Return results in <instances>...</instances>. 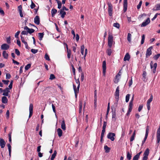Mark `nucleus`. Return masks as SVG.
Segmentation results:
<instances>
[{
  "instance_id": "obj_1",
  "label": "nucleus",
  "mask_w": 160,
  "mask_h": 160,
  "mask_svg": "<svg viewBox=\"0 0 160 160\" xmlns=\"http://www.w3.org/2000/svg\"><path fill=\"white\" fill-rule=\"evenodd\" d=\"M114 95L115 96V98L116 99V106H117L118 103V102L119 99V86H118L116 88Z\"/></svg>"
},
{
  "instance_id": "obj_2",
  "label": "nucleus",
  "mask_w": 160,
  "mask_h": 160,
  "mask_svg": "<svg viewBox=\"0 0 160 160\" xmlns=\"http://www.w3.org/2000/svg\"><path fill=\"white\" fill-rule=\"evenodd\" d=\"M113 42V37L112 35H108V46L110 48L112 47Z\"/></svg>"
},
{
  "instance_id": "obj_3",
  "label": "nucleus",
  "mask_w": 160,
  "mask_h": 160,
  "mask_svg": "<svg viewBox=\"0 0 160 160\" xmlns=\"http://www.w3.org/2000/svg\"><path fill=\"white\" fill-rule=\"evenodd\" d=\"M108 6V12L109 16H112L113 6L110 2H108L107 3Z\"/></svg>"
},
{
  "instance_id": "obj_4",
  "label": "nucleus",
  "mask_w": 160,
  "mask_h": 160,
  "mask_svg": "<svg viewBox=\"0 0 160 160\" xmlns=\"http://www.w3.org/2000/svg\"><path fill=\"white\" fill-rule=\"evenodd\" d=\"M149 126H147L146 131V133L145 135V136L144 137V138L143 140L142 141V145H143L144 143L145 142L148 136L149 131Z\"/></svg>"
},
{
  "instance_id": "obj_5",
  "label": "nucleus",
  "mask_w": 160,
  "mask_h": 160,
  "mask_svg": "<svg viewBox=\"0 0 160 160\" xmlns=\"http://www.w3.org/2000/svg\"><path fill=\"white\" fill-rule=\"evenodd\" d=\"M153 98V96L152 94L150 98L148 100L147 103V109L148 110H149L150 108V103L152 101Z\"/></svg>"
},
{
  "instance_id": "obj_6",
  "label": "nucleus",
  "mask_w": 160,
  "mask_h": 160,
  "mask_svg": "<svg viewBox=\"0 0 160 160\" xmlns=\"http://www.w3.org/2000/svg\"><path fill=\"white\" fill-rule=\"evenodd\" d=\"M152 48V47L151 46L147 49L146 53V58H148L152 54V52L151 50Z\"/></svg>"
},
{
  "instance_id": "obj_7",
  "label": "nucleus",
  "mask_w": 160,
  "mask_h": 160,
  "mask_svg": "<svg viewBox=\"0 0 160 160\" xmlns=\"http://www.w3.org/2000/svg\"><path fill=\"white\" fill-rule=\"evenodd\" d=\"M115 136V133L109 132L107 135V138L108 139H111L112 141H113L115 139V138L114 137Z\"/></svg>"
},
{
  "instance_id": "obj_8",
  "label": "nucleus",
  "mask_w": 160,
  "mask_h": 160,
  "mask_svg": "<svg viewBox=\"0 0 160 160\" xmlns=\"http://www.w3.org/2000/svg\"><path fill=\"white\" fill-rule=\"evenodd\" d=\"M33 105L32 103H30L29 105V118H30L32 115L33 114Z\"/></svg>"
},
{
  "instance_id": "obj_9",
  "label": "nucleus",
  "mask_w": 160,
  "mask_h": 160,
  "mask_svg": "<svg viewBox=\"0 0 160 160\" xmlns=\"http://www.w3.org/2000/svg\"><path fill=\"white\" fill-rule=\"evenodd\" d=\"M152 61H151L150 62V66L151 69H153L152 71L153 73L156 72V69L157 66V63H155L154 64V66L152 65Z\"/></svg>"
},
{
  "instance_id": "obj_10",
  "label": "nucleus",
  "mask_w": 160,
  "mask_h": 160,
  "mask_svg": "<svg viewBox=\"0 0 160 160\" xmlns=\"http://www.w3.org/2000/svg\"><path fill=\"white\" fill-rule=\"evenodd\" d=\"M102 68L103 74L104 76H105L106 69V62L105 61H104L102 62Z\"/></svg>"
},
{
  "instance_id": "obj_11",
  "label": "nucleus",
  "mask_w": 160,
  "mask_h": 160,
  "mask_svg": "<svg viewBox=\"0 0 160 160\" xmlns=\"http://www.w3.org/2000/svg\"><path fill=\"white\" fill-rule=\"evenodd\" d=\"M150 22V18H147V19L145 21L143 22L142 24L141 25V27H145L148 24H149Z\"/></svg>"
},
{
  "instance_id": "obj_12",
  "label": "nucleus",
  "mask_w": 160,
  "mask_h": 160,
  "mask_svg": "<svg viewBox=\"0 0 160 160\" xmlns=\"http://www.w3.org/2000/svg\"><path fill=\"white\" fill-rule=\"evenodd\" d=\"M24 29L27 31L28 33L29 34H31L34 32L35 30L32 28H29L27 26H26L24 27Z\"/></svg>"
},
{
  "instance_id": "obj_13",
  "label": "nucleus",
  "mask_w": 160,
  "mask_h": 160,
  "mask_svg": "<svg viewBox=\"0 0 160 160\" xmlns=\"http://www.w3.org/2000/svg\"><path fill=\"white\" fill-rule=\"evenodd\" d=\"M128 7L127 0H123V11L124 12L126 11Z\"/></svg>"
},
{
  "instance_id": "obj_14",
  "label": "nucleus",
  "mask_w": 160,
  "mask_h": 160,
  "mask_svg": "<svg viewBox=\"0 0 160 160\" xmlns=\"http://www.w3.org/2000/svg\"><path fill=\"white\" fill-rule=\"evenodd\" d=\"M3 93L2 95L4 96H8V92H10L9 89L8 88H6L3 91Z\"/></svg>"
},
{
  "instance_id": "obj_15",
  "label": "nucleus",
  "mask_w": 160,
  "mask_h": 160,
  "mask_svg": "<svg viewBox=\"0 0 160 160\" xmlns=\"http://www.w3.org/2000/svg\"><path fill=\"white\" fill-rule=\"evenodd\" d=\"M133 106V104L129 103V105L128 107V112L126 114L127 116H128L130 115V113L132 111Z\"/></svg>"
},
{
  "instance_id": "obj_16",
  "label": "nucleus",
  "mask_w": 160,
  "mask_h": 160,
  "mask_svg": "<svg viewBox=\"0 0 160 160\" xmlns=\"http://www.w3.org/2000/svg\"><path fill=\"white\" fill-rule=\"evenodd\" d=\"M18 11L19 13L20 16L21 18L23 17V15L22 12V7L21 5H20L18 7Z\"/></svg>"
},
{
  "instance_id": "obj_17",
  "label": "nucleus",
  "mask_w": 160,
  "mask_h": 160,
  "mask_svg": "<svg viewBox=\"0 0 160 160\" xmlns=\"http://www.w3.org/2000/svg\"><path fill=\"white\" fill-rule=\"evenodd\" d=\"M6 142L2 138H0V146L1 148H4Z\"/></svg>"
},
{
  "instance_id": "obj_18",
  "label": "nucleus",
  "mask_w": 160,
  "mask_h": 160,
  "mask_svg": "<svg viewBox=\"0 0 160 160\" xmlns=\"http://www.w3.org/2000/svg\"><path fill=\"white\" fill-rule=\"evenodd\" d=\"M9 48V46L7 44H3L1 46V49L2 50H7Z\"/></svg>"
},
{
  "instance_id": "obj_19",
  "label": "nucleus",
  "mask_w": 160,
  "mask_h": 160,
  "mask_svg": "<svg viewBox=\"0 0 160 160\" xmlns=\"http://www.w3.org/2000/svg\"><path fill=\"white\" fill-rule=\"evenodd\" d=\"M21 41L25 45L26 48L27 49H28L29 48L28 46L27 42L25 41L24 38L22 36H21Z\"/></svg>"
},
{
  "instance_id": "obj_20",
  "label": "nucleus",
  "mask_w": 160,
  "mask_h": 160,
  "mask_svg": "<svg viewBox=\"0 0 160 160\" xmlns=\"http://www.w3.org/2000/svg\"><path fill=\"white\" fill-rule=\"evenodd\" d=\"M40 20L39 16H36L34 19V23L37 25H39L40 23Z\"/></svg>"
},
{
  "instance_id": "obj_21",
  "label": "nucleus",
  "mask_w": 160,
  "mask_h": 160,
  "mask_svg": "<svg viewBox=\"0 0 160 160\" xmlns=\"http://www.w3.org/2000/svg\"><path fill=\"white\" fill-rule=\"evenodd\" d=\"M61 127L62 129L63 130H66V127L65 124V120L64 118H62V122Z\"/></svg>"
},
{
  "instance_id": "obj_22",
  "label": "nucleus",
  "mask_w": 160,
  "mask_h": 160,
  "mask_svg": "<svg viewBox=\"0 0 160 160\" xmlns=\"http://www.w3.org/2000/svg\"><path fill=\"white\" fill-rule=\"evenodd\" d=\"M130 55H129L128 53H126L124 58L123 60L124 61H129L130 60Z\"/></svg>"
},
{
  "instance_id": "obj_23",
  "label": "nucleus",
  "mask_w": 160,
  "mask_h": 160,
  "mask_svg": "<svg viewBox=\"0 0 160 160\" xmlns=\"http://www.w3.org/2000/svg\"><path fill=\"white\" fill-rule=\"evenodd\" d=\"M142 152L141 151L139 152L136 155H135L133 157L132 160H138L139 158L140 155L142 153Z\"/></svg>"
},
{
  "instance_id": "obj_24",
  "label": "nucleus",
  "mask_w": 160,
  "mask_h": 160,
  "mask_svg": "<svg viewBox=\"0 0 160 160\" xmlns=\"http://www.w3.org/2000/svg\"><path fill=\"white\" fill-rule=\"evenodd\" d=\"M153 11H158L160 10V3L157 4L155 8L152 9Z\"/></svg>"
},
{
  "instance_id": "obj_25",
  "label": "nucleus",
  "mask_w": 160,
  "mask_h": 160,
  "mask_svg": "<svg viewBox=\"0 0 160 160\" xmlns=\"http://www.w3.org/2000/svg\"><path fill=\"white\" fill-rule=\"evenodd\" d=\"M111 48H109L106 50V53L108 56H110L111 55L112 53L113 52V50H112Z\"/></svg>"
},
{
  "instance_id": "obj_26",
  "label": "nucleus",
  "mask_w": 160,
  "mask_h": 160,
  "mask_svg": "<svg viewBox=\"0 0 160 160\" xmlns=\"http://www.w3.org/2000/svg\"><path fill=\"white\" fill-rule=\"evenodd\" d=\"M66 47L67 48V57L68 59H69L71 57V51L70 50H68V45H66Z\"/></svg>"
},
{
  "instance_id": "obj_27",
  "label": "nucleus",
  "mask_w": 160,
  "mask_h": 160,
  "mask_svg": "<svg viewBox=\"0 0 160 160\" xmlns=\"http://www.w3.org/2000/svg\"><path fill=\"white\" fill-rule=\"evenodd\" d=\"M57 132H58V136L59 137H60L62 136V131L60 128H58V129L57 130Z\"/></svg>"
},
{
  "instance_id": "obj_28",
  "label": "nucleus",
  "mask_w": 160,
  "mask_h": 160,
  "mask_svg": "<svg viewBox=\"0 0 160 160\" xmlns=\"http://www.w3.org/2000/svg\"><path fill=\"white\" fill-rule=\"evenodd\" d=\"M2 102L3 103H6L8 102V100L5 96L2 97Z\"/></svg>"
},
{
  "instance_id": "obj_29",
  "label": "nucleus",
  "mask_w": 160,
  "mask_h": 160,
  "mask_svg": "<svg viewBox=\"0 0 160 160\" xmlns=\"http://www.w3.org/2000/svg\"><path fill=\"white\" fill-rule=\"evenodd\" d=\"M44 34V32L42 33H38V38L41 41L42 40V38L43 37Z\"/></svg>"
},
{
  "instance_id": "obj_30",
  "label": "nucleus",
  "mask_w": 160,
  "mask_h": 160,
  "mask_svg": "<svg viewBox=\"0 0 160 160\" xmlns=\"http://www.w3.org/2000/svg\"><path fill=\"white\" fill-rule=\"evenodd\" d=\"M149 153V149L148 148H147L146 149L145 151L144 152V154H143V156H148V155Z\"/></svg>"
},
{
  "instance_id": "obj_31",
  "label": "nucleus",
  "mask_w": 160,
  "mask_h": 160,
  "mask_svg": "<svg viewBox=\"0 0 160 160\" xmlns=\"http://www.w3.org/2000/svg\"><path fill=\"white\" fill-rule=\"evenodd\" d=\"M2 56L4 58L7 59L8 57V55L5 51H4L3 52Z\"/></svg>"
},
{
  "instance_id": "obj_32",
  "label": "nucleus",
  "mask_w": 160,
  "mask_h": 160,
  "mask_svg": "<svg viewBox=\"0 0 160 160\" xmlns=\"http://www.w3.org/2000/svg\"><path fill=\"white\" fill-rule=\"evenodd\" d=\"M132 158V154L130 153L129 152H127V158L128 160H131Z\"/></svg>"
},
{
  "instance_id": "obj_33",
  "label": "nucleus",
  "mask_w": 160,
  "mask_h": 160,
  "mask_svg": "<svg viewBox=\"0 0 160 160\" xmlns=\"http://www.w3.org/2000/svg\"><path fill=\"white\" fill-rule=\"evenodd\" d=\"M80 85H78V86L77 87V88H76V85H75L74 84H73V88L74 89V91H75V90H76V91L77 92H79V88H80Z\"/></svg>"
},
{
  "instance_id": "obj_34",
  "label": "nucleus",
  "mask_w": 160,
  "mask_h": 160,
  "mask_svg": "<svg viewBox=\"0 0 160 160\" xmlns=\"http://www.w3.org/2000/svg\"><path fill=\"white\" fill-rule=\"evenodd\" d=\"M57 10L54 8H53L51 11V14L52 16V17H53L55 14L57 12Z\"/></svg>"
},
{
  "instance_id": "obj_35",
  "label": "nucleus",
  "mask_w": 160,
  "mask_h": 160,
  "mask_svg": "<svg viewBox=\"0 0 160 160\" xmlns=\"http://www.w3.org/2000/svg\"><path fill=\"white\" fill-rule=\"evenodd\" d=\"M7 146L8 149L9 155L10 156V157H11V146L10 144H8Z\"/></svg>"
},
{
  "instance_id": "obj_36",
  "label": "nucleus",
  "mask_w": 160,
  "mask_h": 160,
  "mask_svg": "<svg viewBox=\"0 0 160 160\" xmlns=\"http://www.w3.org/2000/svg\"><path fill=\"white\" fill-rule=\"evenodd\" d=\"M57 152L56 150H55L54 152V153L52 155L51 157V160H53L54 158H55L56 154H57Z\"/></svg>"
},
{
  "instance_id": "obj_37",
  "label": "nucleus",
  "mask_w": 160,
  "mask_h": 160,
  "mask_svg": "<svg viewBox=\"0 0 160 160\" xmlns=\"http://www.w3.org/2000/svg\"><path fill=\"white\" fill-rule=\"evenodd\" d=\"M104 149L105 150V152H106L108 153L110 152V148H109L107 146L105 145L104 146Z\"/></svg>"
},
{
  "instance_id": "obj_38",
  "label": "nucleus",
  "mask_w": 160,
  "mask_h": 160,
  "mask_svg": "<svg viewBox=\"0 0 160 160\" xmlns=\"http://www.w3.org/2000/svg\"><path fill=\"white\" fill-rule=\"evenodd\" d=\"M131 36L132 35L131 34H130V33H128V35L127 37V40L128 41L130 42H131Z\"/></svg>"
},
{
  "instance_id": "obj_39",
  "label": "nucleus",
  "mask_w": 160,
  "mask_h": 160,
  "mask_svg": "<svg viewBox=\"0 0 160 160\" xmlns=\"http://www.w3.org/2000/svg\"><path fill=\"white\" fill-rule=\"evenodd\" d=\"M145 38V35L144 34H143L142 37V40L141 42V44H143Z\"/></svg>"
},
{
  "instance_id": "obj_40",
  "label": "nucleus",
  "mask_w": 160,
  "mask_h": 160,
  "mask_svg": "<svg viewBox=\"0 0 160 160\" xmlns=\"http://www.w3.org/2000/svg\"><path fill=\"white\" fill-rule=\"evenodd\" d=\"M130 96V94H127L126 96V102H128L129 98Z\"/></svg>"
},
{
  "instance_id": "obj_41",
  "label": "nucleus",
  "mask_w": 160,
  "mask_h": 160,
  "mask_svg": "<svg viewBox=\"0 0 160 160\" xmlns=\"http://www.w3.org/2000/svg\"><path fill=\"white\" fill-rule=\"evenodd\" d=\"M57 3L58 4V8L59 9H60L61 8L62 6V3L60 1H57Z\"/></svg>"
},
{
  "instance_id": "obj_42",
  "label": "nucleus",
  "mask_w": 160,
  "mask_h": 160,
  "mask_svg": "<svg viewBox=\"0 0 160 160\" xmlns=\"http://www.w3.org/2000/svg\"><path fill=\"white\" fill-rule=\"evenodd\" d=\"M116 114L115 112H114L112 113V119L114 120V121H115L116 120Z\"/></svg>"
},
{
  "instance_id": "obj_43",
  "label": "nucleus",
  "mask_w": 160,
  "mask_h": 160,
  "mask_svg": "<svg viewBox=\"0 0 160 160\" xmlns=\"http://www.w3.org/2000/svg\"><path fill=\"white\" fill-rule=\"evenodd\" d=\"M113 26L118 28H119L120 27V25L118 23H114L113 24Z\"/></svg>"
},
{
  "instance_id": "obj_44",
  "label": "nucleus",
  "mask_w": 160,
  "mask_h": 160,
  "mask_svg": "<svg viewBox=\"0 0 160 160\" xmlns=\"http://www.w3.org/2000/svg\"><path fill=\"white\" fill-rule=\"evenodd\" d=\"M160 56V54H157L155 55L153 57V59L154 60H157L159 57Z\"/></svg>"
},
{
  "instance_id": "obj_45",
  "label": "nucleus",
  "mask_w": 160,
  "mask_h": 160,
  "mask_svg": "<svg viewBox=\"0 0 160 160\" xmlns=\"http://www.w3.org/2000/svg\"><path fill=\"white\" fill-rule=\"evenodd\" d=\"M31 66V64H28L27 65H26L25 67V70H28Z\"/></svg>"
},
{
  "instance_id": "obj_46",
  "label": "nucleus",
  "mask_w": 160,
  "mask_h": 160,
  "mask_svg": "<svg viewBox=\"0 0 160 160\" xmlns=\"http://www.w3.org/2000/svg\"><path fill=\"white\" fill-rule=\"evenodd\" d=\"M55 78V75L53 74H51L50 75L49 78V79L51 80H52Z\"/></svg>"
},
{
  "instance_id": "obj_47",
  "label": "nucleus",
  "mask_w": 160,
  "mask_h": 160,
  "mask_svg": "<svg viewBox=\"0 0 160 160\" xmlns=\"http://www.w3.org/2000/svg\"><path fill=\"white\" fill-rule=\"evenodd\" d=\"M142 4V1H141L139 2L138 4V5L137 6V8L138 9H139L140 8Z\"/></svg>"
},
{
  "instance_id": "obj_48",
  "label": "nucleus",
  "mask_w": 160,
  "mask_h": 160,
  "mask_svg": "<svg viewBox=\"0 0 160 160\" xmlns=\"http://www.w3.org/2000/svg\"><path fill=\"white\" fill-rule=\"evenodd\" d=\"M44 58H45V59L48 61H49L50 60L48 55L47 53H46L45 54Z\"/></svg>"
},
{
  "instance_id": "obj_49",
  "label": "nucleus",
  "mask_w": 160,
  "mask_h": 160,
  "mask_svg": "<svg viewBox=\"0 0 160 160\" xmlns=\"http://www.w3.org/2000/svg\"><path fill=\"white\" fill-rule=\"evenodd\" d=\"M20 32V31H18L16 33H15V38H19L18 35H19Z\"/></svg>"
},
{
  "instance_id": "obj_50",
  "label": "nucleus",
  "mask_w": 160,
  "mask_h": 160,
  "mask_svg": "<svg viewBox=\"0 0 160 160\" xmlns=\"http://www.w3.org/2000/svg\"><path fill=\"white\" fill-rule=\"evenodd\" d=\"M72 71L73 73V75L75 76V69L74 68V66L72 64Z\"/></svg>"
},
{
  "instance_id": "obj_51",
  "label": "nucleus",
  "mask_w": 160,
  "mask_h": 160,
  "mask_svg": "<svg viewBox=\"0 0 160 160\" xmlns=\"http://www.w3.org/2000/svg\"><path fill=\"white\" fill-rule=\"evenodd\" d=\"M6 39H7V43L8 44L10 43L11 39V37L10 36H9V37L7 38Z\"/></svg>"
},
{
  "instance_id": "obj_52",
  "label": "nucleus",
  "mask_w": 160,
  "mask_h": 160,
  "mask_svg": "<svg viewBox=\"0 0 160 160\" xmlns=\"http://www.w3.org/2000/svg\"><path fill=\"white\" fill-rule=\"evenodd\" d=\"M15 52L16 54L18 56H19L20 55V52L19 50L18 49H15Z\"/></svg>"
},
{
  "instance_id": "obj_53",
  "label": "nucleus",
  "mask_w": 160,
  "mask_h": 160,
  "mask_svg": "<svg viewBox=\"0 0 160 160\" xmlns=\"http://www.w3.org/2000/svg\"><path fill=\"white\" fill-rule=\"evenodd\" d=\"M31 51L32 53H33L34 54H35L37 52L38 50L37 49H31Z\"/></svg>"
},
{
  "instance_id": "obj_54",
  "label": "nucleus",
  "mask_w": 160,
  "mask_h": 160,
  "mask_svg": "<svg viewBox=\"0 0 160 160\" xmlns=\"http://www.w3.org/2000/svg\"><path fill=\"white\" fill-rule=\"evenodd\" d=\"M36 5L32 1L31 4L30 5V7L32 9H33L35 7Z\"/></svg>"
},
{
  "instance_id": "obj_55",
  "label": "nucleus",
  "mask_w": 160,
  "mask_h": 160,
  "mask_svg": "<svg viewBox=\"0 0 160 160\" xmlns=\"http://www.w3.org/2000/svg\"><path fill=\"white\" fill-rule=\"evenodd\" d=\"M106 126H107V122L106 121H104L102 129H105V128L106 127Z\"/></svg>"
},
{
  "instance_id": "obj_56",
  "label": "nucleus",
  "mask_w": 160,
  "mask_h": 160,
  "mask_svg": "<svg viewBox=\"0 0 160 160\" xmlns=\"http://www.w3.org/2000/svg\"><path fill=\"white\" fill-rule=\"evenodd\" d=\"M74 79L75 80V82H76V83L77 84H78V85H80V82L79 78H78V79H76V76H75Z\"/></svg>"
},
{
  "instance_id": "obj_57",
  "label": "nucleus",
  "mask_w": 160,
  "mask_h": 160,
  "mask_svg": "<svg viewBox=\"0 0 160 160\" xmlns=\"http://www.w3.org/2000/svg\"><path fill=\"white\" fill-rule=\"evenodd\" d=\"M11 77V76L10 74L9 73H8L6 74V79H8L10 78Z\"/></svg>"
},
{
  "instance_id": "obj_58",
  "label": "nucleus",
  "mask_w": 160,
  "mask_h": 160,
  "mask_svg": "<svg viewBox=\"0 0 160 160\" xmlns=\"http://www.w3.org/2000/svg\"><path fill=\"white\" fill-rule=\"evenodd\" d=\"M2 82L4 83L5 85H8V82H9V81L8 80H2Z\"/></svg>"
},
{
  "instance_id": "obj_59",
  "label": "nucleus",
  "mask_w": 160,
  "mask_h": 160,
  "mask_svg": "<svg viewBox=\"0 0 160 160\" xmlns=\"http://www.w3.org/2000/svg\"><path fill=\"white\" fill-rule=\"evenodd\" d=\"M11 133H10L8 135L9 136V141L11 143H12V139H11Z\"/></svg>"
},
{
  "instance_id": "obj_60",
  "label": "nucleus",
  "mask_w": 160,
  "mask_h": 160,
  "mask_svg": "<svg viewBox=\"0 0 160 160\" xmlns=\"http://www.w3.org/2000/svg\"><path fill=\"white\" fill-rule=\"evenodd\" d=\"M0 13L1 15H2L3 16H4L5 14L4 11L2 10L1 8H0Z\"/></svg>"
},
{
  "instance_id": "obj_61",
  "label": "nucleus",
  "mask_w": 160,
  "mask_h": 160,
  "mask_svg": "<svg viewBox=\"0 0 160 160\" xmlns=\"http://www.w3.org/2000/svg\"><path fill=\"white\" fill-rule=\"evenodd\" d=\"M28 34V33L27 31H26L25 30L22 31L21 33V34L22 35H27Z\"/></svg>"
},
{
  "instance_id": "obj_62",
  "label": "nucleus",
  "mask_w": 160,
  "mask_h": 160,
  "mask_svg": "<svg viewBox=\"0 0 160 160\" xmlns=\"http://www.w3.org/2000/svg\"><path fill=\"white\" fill-rule=\"evenodd\" d=\"M121 70H120L118 73L117 74V75L116 76V77L117 78H118L119 76H120L121 75Z\"/></svg>"
},
{
  "instance_id": "obj_63",
  "label": "nucleus",
  "mask_w": 160,
  "mask_h": 160,
  "mask_svg": "<svg viewBox=\"0 0 160 160\" xmlns=\"http://www.w3.org/2000/svg\"><path fill=\"white\" fill-rule=\"evenodd\" d=\"M143 105H140L139 106V107H138V111L139 112H140L142 110V108H143Z\"/></svg>"
},
{
  "instance_id": "obj_64",
  "label": "nucleus",
  "mask_w": 160,
  "mask_h": 160,
  "mask_svg": "<svg viewBox=\"0 0 160 160\" xmlns=\"http://www.w3.org/2000/svg\"><path fill=\"white\" fill-rule=\"evenodd\" d=\"M105 132V129H102L101 133V136H104Z\"/></svg>"
}]
</instances>
